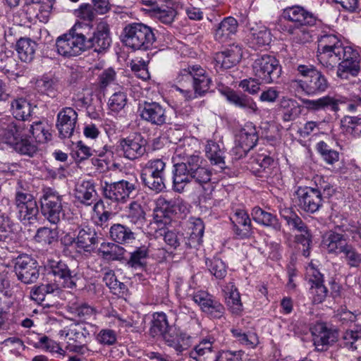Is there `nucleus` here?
<instances>
[{"instance_id": "nucleus-1", "label": "nucleus", "mask_w": 361, "mask_h": 361, "mask_svg": "<svg viewBox=\"0 0 361 361\" xmlns=\"http://www.w3.org/2000/svg\"><path fill=\"white\" fill-rule=\"evenodd\" d=\"M317 58L327 72L334 71L337 66L336 75L343 80H348L350 76L356 77L360 71V54L350 46L345 47L342 44L317 51Z\"/></svg>"}, {"instance_id": "nucleus-2", "label": "nucleus", "mask_w": 361, "mask_h": 361, "mask_svg": "<svg viewBox=\"0 0 361 361\" xmlns=\"http://www.w3.org/2000/svg\"><path fill=\"white\" fill-rule=\"evenodd\" d=\"M173 82L176 90L180 92L187 100L204 96L212 85L208 71L198 64H188L181 68Z\"/></svg>"}, {"instance_id": "nucleus-3", "label": "nucleus", "mask_w": 361, "mask_h": 361, "mask_svg": "<svg viewBox=\"0 0 361 361\" xmlns=\"http://www.w3.org/2000/svg\"><path fill=\"white\" fill-rule=\"evenodd\" d=\"M202 161L201 157H194L190 158L189 165H173V187L175 191L182 192L185 185L191 182L203 185L210 181L212 171L202 166Z\"/></svg>"}, {"instance_id": "nucleus-4", "label": "nucleus", "mask_w": 361, "mask_h": 361, "mask_svg": "<svg viewBox=\"0 0 361 361\" xmlns=\"http://www.w3.org/2000/svg\"><path fill=\"white\" fill-rule=\"evenodd\" d=\"M0 140L23 155L32 157L37 151L35 143L25 135V125L16 123L10 116L1 118Z\"/></svg>"}, {"instance_id": "nucleus-5", "label": "nucleus", "mask_w": 361, "mask_h": 361, "mask_svg": "<svg viewBox=\"0 0 361 361\" xmlns=\"http://www.w3.org/2000/svg\"><path fill=\"white\" fill-rule=\"evenodd\" d=\"M90 23H76L68 31L59 36L56 41V50L59 54L72 57L81 54L86 50V37L85 32L90 30Z\"/></svg>"}, {"instance_id": "nucleus-6", "label": "nucleus", "mask_w": 361, "mask_h": 361, "mask_svg": "<svg viewBox=\"0 0 361 361\" xmlns=\"http://www.w3.org/2000/svg\"><path fill=\"white\" fill-rule=\"evenodd\" d=\"M252 73L262 84L276 83L281 75V66L273 55L258 54L252 64Z\"/></svg>"}, {"instance_id": "nucleus-7", "label": "nucleus", "mask_w": 361, "mask_h": 361, "mask_svg": "<svg viewBox=\"0 0 361 361\" xmlns=\"http://www.w3.org/2000/svg\"><path fill=\"white\" fill-rule=\"evenodd\" d=\"M123 42L134 50H147L155 42V35L151 27L142 23H131L123 30Z\"/></svg>"}, {"instance_id": "nucleus-8", "label": "nucleus", "mask_w": 361, "mask_h": 361, "mask_svg": "<svg viewBox=\"0 0 361 361\" xmlns=\"http://www.w3.org/2000/svg\"><path fill=\"white\" fill-rule=\"evenodd\" d=\"M139 187L136 175L130 174L120 180L109 183L105 181L102 185L103 195L106 199L115 202L124 203Z\"/></svg>"}, {"instance_id": "nucleus-9", "label": "nucleus", "mask_w": 361, "mask_h": 361, "mask_svg": "<svg viewBox=\"0 0 361 361\" xmlns=\"http://www.w3.org/2000/svg\"><path fill=\"white\" fill-rule=\"evenodd\" d=\"M41 213L52 224H57L64 216L63 196L51 188L42 190L39 200Z\"/></svg>"}, {"instance_id": "nucleus-10", "label": "nucleus", "mask_w": 361, "mask_h": 361, "mask_svg": "<svg viewBox=\"0 0 361 361\" xmlns=\"http://www.w3.org/2000/svg\"><path fill=\"white\" fill-rule=\"evenodd\" d=\"M166 163L161 159L149 160L142 169L141 179L144 185L154 191L160 192L165 186Z\"/></svg>"}, {"instance_id": "nucleus-11", "label": "nucleus", "mask_w": 361, "mask_h": 361, "mask_svg": "<svg viewBox=\"0 0 361 361\" xmlns=\"http://www.w3.org/2000/svg\"><path fill=\"white\" fill-rule=\"evenodd\" d=\"M49 274L54 276L52 283L59 290L63 288L74 289L77 286L78 277L68 266L61 260L49 259L46 265Z\"/></svg>"}, {"instance_id": "nucleus-12", "label": "nucleus", "mask_w": 361, "mask_h": 361, "mask_svg": "<svg viewBox=\"0 0 361 361\" xmlns=\"http://www.w3.org/2000/svg\"><path fill=\"white\" fill-rule=\"evenodd\" d=\"M297 71L305 78L307 96H317L329 89V82L327 78L313 65L300 64L298 66Z\"/></svg>"}, {"instance_id": "nucleus-13", "label": "nucleus", "mask_w": 361, "mask_h": 361, "mask_svg": "<svg viewBox=\"0 0 361 361\" xmlns=\"http://www.w3.org/2000/svg\"><path fill=\"white\" fill-rule=\"evenodd\" d=\"M14 271L18 279L25 284L34 283L39 277L37 261L27 255H20L16 259Z\"/></svg>"}, {"instance_id": "nucleus-14", "label": "nucleus", "mask_w": 361, "mask_h": 361, "mask_svg": "<svg viewBox=\"0 0 361 361\" xmlns=\"http://www.w3.org/2000/svg\"><path fill=\"white\" fill-rule=\"evenodd\" d=\"M295 202L302 210L314 213L322 207V192L311 187H299L295 191Z\"/></svg>"}, {"instance_id": "nucleus-15", "label": "nucleus", "mask_w": 361, "mask_h": 361, "mask_svg": "<svg viewBox=\"0 0 361 361\" xmlns=\"http://www.w3.org/2000/svg\"><path fill=\"white\" fill-rule=\"evenodd\" d=\"M138 110L140 118L151 125L161 126L167 123L166 108L158 102L145 101L140 104Z\"/></svg>"}, {"instance_id": "nucleus-16", "label": "nucleus", "mask_w": 361, "mask_h": 361, "mask_svg": "<svg viewBox=\"0 0 361 361\" xmlns=\"http://www.w3.org/2000/svg\"><path fill=\"white\" fill-rule=\"evenodd\" d=\"M314 345L317 351H326L337 340L336 331L319 322L310 328Z\"/></svg>"}, {"instance_id": "nucleus-17", "label": "nucleus", "mask_w": 361, "mask_h": 361, "mask_svg": "<svg viewBox=\"0 0 361 361\" xmlns=\"http://www.w3.org/2000/svg\"><path fill=\"white\" fill-rule=\"evenodd\" d=\"M94 332V326L89 324L71 323L59 331L61 339H68L72 344H79L87 342V338Z\"/></svg>"}, {"instance_id": "nucleus-18", "label": "nucleus", "mask_w": 361, "mask_h": 361, "mask_svg": "<svg viewBox=\"0 0 361 361\" xmlns=\"http://www.w3.org/2000/svg\"><path fill=\"white\" fill-rule=\"evenodd\" d=\"M258 140L257 132L252 123H247L235 135V148L238 153L246 154L252 149Z\"/></svg>"}, {"instance_id": "nucleus-19", "label": "nucleus", "mask_w": 361, "mask_h": 361, "mask_svg": "<svg viewBox=\"0 0 361 361\" xmlns=\"http://www.w3.org/2000/svg\"><path fill=\"white\" fill-rule=\"evenodd\" d=\"M243 56L242 48L233 44L223 51L216 53L214 61L216 71L231 68L240 62Z\"/></svg>"}, {"instance_id": "nucleus-20", "label": "nucleus", "mask_w": 361, "mask_h": 361, "mask_svg": "<svg viewBox=\"0 0 361 361\" xmlns=\"http://www.w3.org/2000/svg\"><path fill=\"white\" fill-rule=\"evenodd\" d=\"M77 112L71 107L62 109L57 115L56 128L62 138L70 137L75 128Z\"/></svg>"}, {"instance_id": "nucleus-21", "label": "nucleus", "mask_w": 361, "mask_h": 361, "mask_svg": "<svg viewBox=\"0 0 361 361\" xmlns=\"http://www.w3.org/2000/svg\"><path fill=\"white\" fill-rule=\"evenodd\" d=\"M235 237L238 239L249 238L252 234L251 220L247 212L236 209L231 216Z\"/></svg>"}, {"instance_id": "nucleus-22", "label": "nucleus", "mask_w": 361, "mask_h": 361, "mask_svg": "<svg viewBox=\"0 0 361 361\" xmlns=\"http://www.w3.org/2000/svg\"><path fill=\"white\" fill-rule=\"evenodd\" d=\"M124 157L135 160L145 153V140L140 135H130L120 141Z\"/></svg>"}, {"instance_id": "nucleus-23", "label": "nucleus", "mask_w": 361, "mask_h": 361, "mask_svg": "<svg viewBox=\"0 0 361 361\" xmlns=\"http://www.w3.org/2000/svg\"><path fill=\"white\" fill-rule=\"evenodd\" d=\"M216 340L209 335L201 338L189 351L188 355L195 361H207L212 355L216 354Z\"/></svg>"}, {"instance_id": "nucleus-24", "label": "nucleus", "mask_w": 361, "mask_h": 361, "mask_svg": "<svg viewBox=\"0 0 361 361\" xmlns=\"http://www.w3.org/2000/svg\"><path fill=\"white\" fill-rule=\"evenodd\" d=\"M283 18L295 23L297 26L313 25L316 22L314 16L300 6L287 7L283 11Z\"/></svg>"}, {"instance_id": "nucleus-25", "label": "nucleus", "mask_w": 361, "mask_h": 361, "mask_svg": "<svg viewBox=\"0 0 361 361\" xmlns=\"http://www.w3.org/2000/svg\"><path fill=\"white\" fill-rule=\"evenodd\" d=\"M171 331L172 326L169 325L165 313L157 312L154 314V319L149 329L152 336H161L168 344L169 342H171V337L173 335Z\"/></svg>"}, {"instance_id": "nucleus-26", "label": "nucleus", "mask_w": 361, "mask_h": 361, "mask_svg": "<svg viewBox=\"0 0 361 361\" xmlns=\"http://www.w3.org/2000/svg\"><path fill=\"white\" fill-rule=\"evenodd\" d=\"M247 41L249 46L255 49L265 47L271 42V32L262 24H255L250 27Z\"/></svg>"}, {"instance_id": "nucleus-27", "label": "nucleus", "mask_w": 361, "mask_h": 361, "mask_svg": "<svg viewBox=\"0 0 361 361\" xmlns=\"http://www.w3.org/2000/svg\"><path fill=\"white\" fill-rule=\"evenodd\" d=\"M111 43L109 29L106 25H102L98 26L93 36L86 40V50L93 48L95 51L102 52L108 49Z\"/></svg>"}, {"instance_id": "nucleus-28", "label": "nucleus", "mask_w": 361, "mask_h": 361, "mask_svg": "<svg viewBox=\"0 0 361 361\" xmlns=\"http://www.w3.org/2000/svg\"><path fill=\"white\" fill-rule=\"evenodd\" d=\"M344 98H335L330 96H324L317 99H305L302 103L309 111H319L329 109L333 111L339 110V104L345 103Z\"/></svg>"}, {"instance_id": "nucleus-29", "label": "nucleus", "mask_w": 361, "mask_h": 361, "mask_svg": "<svg viewBox=\"0 0 361 361\" xmlns=\"http://www.w3.org/2000/svg\"><path fill=\"white\" fill-rule=\"evenodd\" d=\"M157 207L167 216L173 214H185L188 212V204L180 198L168 200L160 197L157 200Z\"/></svg>"}, {"instance_id": "nucleus-30", "label": "nucleus", "mask_w": 361, "mask_h": 361, "mask_svg": "<svg viewBox=\"0 0 361 361\" xmlns=\"http://www.w3.org/2000/svg\"><path fill=\"white\" fill-rule=\"evenodd\" d=\"M238 23L235 18L229 16L224 18L214 30V38L216 41L224 43L235 35Z\"/></svg>"}, {"instance_id": "nucleus-31", "label": "nucleus", "mask_w": 361, "mask_h": 361, "mask_svg": "<svg viewBox=\"0 0 361 361\" xmlns=\"http://www.w3.org/2000/svg\"><path fill=\"white\" fill-rule=\"evenodd\" d=\"M99 243L97 233L94 228L85 226L80 228L76 236V246L85 252L94 249Z\"/></svg>"}, {"instance_id": "nucleus-32", "label": "nucleus", "mask_w": 361, "mask_h": 361, "mask_svg": "<svg viewBox=\"0 0 361 361\" xmlns=\"http://www.w3.org/2000/svg\"><path fill=\"white\" fill-rule=\"evenodd\" d=\"M96 195L94 185L92 180H82L76 184L75 197L81 203L91 205Z\"/></svg>"}, {"instance_id": "nucleus-33", "label": "nucleus", "mask_w": 361, "mask_h": 361, "mask_svg": "<svg viewBox=\"0 0 361 361\" xmlns=\"http://www.w3.org/2000/svg\"><path fill=\"white\" fill-rule=\"evenodd\" d=\"M204 231V225L202 219L192 218L188 226L189 237L185 245L188 247H196L202 243V237Z\"/></svg>"}, {"instance_id": "nucleus-34", "label": "nucleus", "mask_w": 361, "mask_h": 361, "mask_svg": "<svg viewBox=\"0 0 361 361\" xmlns=\"http://www.w3.org/2000/svg\"><path fill=\"white\" fill-rule=\"evenodd\" d=\"M110 238L114 242L126 245L135 240V233L128 226L121 224H114L109 229Z\"/></svg>"}, {"instance_id": "nucleus-35", "label": "nucleus", "mask_w": 361, "mask_h": 361, "mask_svg": "<svg viewBox=\"0 0 361 361\" xmlns=\"http://www.w3.org/2000/svg\"><path fill=\"white\" fill-rule=\"evenodd\" d=\"M252 216L254 221L259 224L271 227L277 231L281 228V224L276 216L262 209L259 207H255L252 209Z\"/></svg>"}, {"instance_id": "nucleus-36", "label": "nucleus", "mask_w": 361, "mask_h": 361, "mask_svg": "<svg viewBox=\"0 0 361 361\" xmlns=\"http://www.w3.org/2000/svg\"><path fill=\"white\" fill-rule=\"evenodd\" d=\"M226 99L235 106L248 111L251 113H255L257 111V106L254 100L245 94H239L232 90H229L224 93Z\"/></svg>"}, {"instance_id": "nucleus-37", "label": "nucleus", "mask_w": 361, "mask_h": 361, "mask_svg": "<svg viewBox=\"0 0 361 361\" xmlns=\"http://www.w3.org/2000/svg\"><path fill=\"white\" fill-rule=\"evenodd\" d=\"M323 245L329 253L341 254L349 245L343 235L331 232L323 240Z\"/></svg>"}, {"instance_id": "nucleus-38", "label": "nucleus", "mask_w": 361, "mask_h": 361, "mask_svg": "<svg viewBox=\"0 0 361 361\" xmlns=\"http://www.w3.org/2000/svg\"><path fill=\"white\" fill-rule=\"evenodd\" d=\"M35 87L38 92L54 97L59 90V80L54 76L44 75L37 80Z\"/></svg>"}, {"instance_id": "nucleus-39", "label": "nucleus", "mask_w": 361, "mask_h": 361, "mask_svg": "<svg viewBox=\"0 0 361 361\" xmlns=\"http://www.w3.org/2000/svg\"><path fill=\"white\" fill-rule=\"evenodd\" d=\"M205 154L212 165L218 166L220 169L225 168L224 151L218 143L212 140L207 141Z\"/></svg>"}, {"instance_id": "nucleus-40", "label": "nucleus", "mask_w": 361, "mask_h": 361, "mask_svg": "<svg viewBox=\"0 0 361 361\" xmlns=\"http://www.w3.org/2000/svg\"><path fill=\"white\" fill-rule=\"evenodd\" d=\"M280 107L282 111V119L286 122L294 121L301 113L300 105L292 99L282 98Z\"/></svg>"}, {"instance_id": "nucleus-41", "label": "nucleus", "mask_w": 361, "mask_h": 361, "mask_svg": "<svg viewBox=\"0 0 361 361\" xmlns=\"http://www.w3.org/2000/svg\"><path fill=\"white\" fill-rule=\"evenodd\" d=\"M37 44L30 38H20L16 43V51L22 61L30 62L33 59Z\"/></svg>"}, {"instance_id": "nucleus-42", "label": "nucleus", "mask_w": 361, "mask_h": 361, "mask_svg": "<svg viewBox=\"0 0 361 361\" xmlns=\"http://www.w3.org/2000/svg\"><path fill=\"white\" fill-rule=\"evenodd\" d=\"M11 113L15 118L27 121L31 116V104L24 98L14 99L11 104Z\"/></svg>"}, {"instance_id": "nucleus-43", "label": "nucleus", "mask_w": 361, "mask_h": 361, "mask_svg": "<svg viewBox=\"0 0 361 361\" xmlns=\"http://www.w3.org/2000/svg\"><path fill=\"white\" fill-rule=\"evenodd\" d=\"M256 164L258 166L256 170L258 176L262 178H269L274 176L277 169L274 166V159L268 156L260 154L256 158Z\"/></svg>"}, {"instance_id": "nucleus-44", "label": "nucleus", "mask_w": 361, "mask_h": 361, "mask_svg": "<svg viewBox=\"0 0 361 361\" xmlns=\"http://www.w3.org/2000/svg\"><path fill=\"white\" fill-rule=\"evenodd\" d=\"M231 331L239 343L247 348H255L259 344L258 336L253 332L245 333L240 329H232Z\"/></svg>"}, {"instance_id": "nucleus-45", "label": "nucleus", "mask_w": 361, "mask_h": 361, "mask_svg": "<svg viewBox=\"0 0 361 361\" xmlns=\"http://www.w3.org/2000/svg\"><path fill=\"white\" fill-rule=\"evenodd\" d=\"M16 209V216L23 224L37 219L39 213L37 202L17 207Z\"/></svg>"}, {"instance_id": "nucleus-46", "label": "nucleus", "mask_w": 361, "mask_h": 361, "mask_svg": "<svg viewBox=\"0 0 361 361\" xmlns=\"http://www.w3.org/2000/svg\"><path fill=\"white\" fill-rule=\"evenodd\" d=\"M343 130L353 137L361 135V118L357 116H344L341 121Z\"/></svg>"}, {"instance_id": "nucleus-47", "label": "nucleus", "mask_w": 361, "mask_h": 361, "mask_svg": "<svg viewBox=\"0 0 361 361\" xmlns=\"http://www.w3.org/2000/svg\"><path fill=\"white\" fill-rule=\"evenodd\" d=\"M126 216L130 222L137 225L142 226L145 220V212L141 204L136 201L131 202L127 207Z\"/></svg>"}, {"instance_id": "nucleus-48", "label": "nucleus", "mask_w": 361, "mask_h": 361, "mask_svg": "<svg viewBox=\"0 0 361 361\" xmlns=\"http://www.w3.org/2000/svg\"><path fill=\"white\" fill-rule=\"evenodd\" d=\"M56 291H59V290L52 283H42L32 288L30 298L37 302L41 303L44 300L47 294H51Z\"/></svg>"}, {"instance_id": "nucleus-49", "label": "nucleus", "mask_w": 361, "mask_h": 361, "mask_svg": "<svg viewBox=\"0 0 361 361\" xmlns=\"http://www.w3.org/2000/svg\"><path fill=\"white\" fill-rule=\"evenodd\" d=\"M192 339L191 335L186 332H180L177 337L173 335L171 342H169L167 345L173 348L178 353H183L192 345Z\"/></svg>"}, {"instance_id": "nucleus-50", "label": "nucleus", "mask_w": 361, "mask_h": 361, "mask_svg": "<svg viewBox=\"0 0 361 361\" xmlns=\"http://www.w3.org/2000/svg\"><path fill=\"white\" fill-rule=\"evenodd\" d=\"M172 4L171 0L168 3H162L161 6L155 11L152 16L164 24H170L176 16V11L169 5Z\"/></svg>"}, {"instance_id": "nucleus-51", "label": "nucleus", "mask_w": 361, "mask_h": 361, "mask_svg": "<svg viewBox=\"0 0 361 361\" xmlns=\"http://www.w3.org/2000/svg\"><path fill=\"white\" fill-rule=\"evenodd\" d=\"M30 130L37 142L44 143L51 138L48 126L41 121L35 122L30 126Z\"/></svg>"}, {"instance_id": "nucleus-52", "label": "nucleus", "mask_w": 361, "mask_h": 361, "mask_svg": "<svg viewBox=\"0 0 361 361\" xmlns=\"http://www.w3.org/2000/svg\"><path fill=\"white\" fill-rule=\"evenodd\" d=\"M342 345L351 350H361V331H346L343 336Z\"/></svg>"}, {"instance_id": "nucleus-53", "label": "nucleus", "mask_w": 361, "mask_h": 361, "mask_svg": "<svg viewBox=\"0 0 361 361\" xmlns=\"http://www.w3.org/2000/svg\"><path fill=\"white\" fill-rule=\"evenodd\" d=\"M343 258L350 268H358L361 264V254L356 248L349 244L342 252Z\"/></svg>"}, {"instance_id": "nucleus-54", "label": "nucleus", "mask_w": 361, "mask_h": 361, "mask_svg": "<svg viewBox=\"0 0 361 361\" xmlns=\"http://www.w3.org/2000/svg\"><path fill=\"white\" fill-rule=\"evenodd\" d=\"M127 104V95L123 91L119 90L114 93L108 102L109 109L115 113L121 111Z\"/></svg>"}, {"instance_id": "nucleus-55", "label": "nucleus", "mask_w": 361, "mask_h": 361, "mask_svg": "<svg viewBox=\"0 0 361 361\" xmlns=\"http://www.w3.org/2000/svg\"><path fill=\"white\" fill-rule=\"evenodd\" d=\"M148 256V249L145 246L137 248L131 252L130 257L128 261V264L134 268H142L145 266L144 260Z\"/></svg>"}, {"instance_id": "nucleus-56", "label": "nucleus", "mask_w": 361, "mask_h": 361, "mask_svg": "<svg viewBox=\"0 0 361 361\" xmlns=\"http://www.w3.org/2000/svg\"><path fill=\"white\" fill-rule=\"evenodd\" d=\"M33 202H36L34 196L27 192L25 189H24L23 188L22 182L19 181L18 183V186L16 190L14 197V203L16 207Z\"/></svg>"}, {"instance_id": "nucleus-57", "label": "nucleus", "mask_w": 361, "mask_h": 361, "mask_svg": "<svg viewBox=\"0 0 361 361\" xmlns=\"http://www.w3.org/2000/svg\"><path fill=\"white\" fill-rule=\"evenodd\" d=\"M209 272L217 279H224L227 274L226 264L219 258H213L209 262H207Z\"/></svg>"}, {"instance_id": "nucleus-58", "label": "nucleus", "mask_w": 361, "mask_h": 361, "mask_svg": "<svg viewBox=\"0 0 361 361\" xmlns=\"http://www.w3.org/2000/svg\"><path fill=\"white\" fill-rule=\"evenodd\" d=\"M185 140H184L183 145H178L176 149L173 159H174L176 157H178L183 160L182 162L176 163V164L189 165V162H190V158L194 157H200L199 153H195L192 152V149L190 147L189 145H188V147H185Z\"/></svg>"}, {"instance_id": "nucleus-59", "label": "nucleus", "mask_w": 361, "mask_h": 361, "mask_svg": "<svg viewBox=\"0 0 361 361\" xmlns=\"http://www.w3.org/2000/svg\"><path fill=\"white\" fill-rule=\"evenodd\" d=\"M208 317L212 319H220L225 313L224 305L214 298L206 305L202 310Z\"/></svg>"}, {"instance_id": "nucleus-60", "label": "nucleus", "mask_w": 361, "mask_h": 361, "mask_svg": "<svg viewBox=\"0 0 361 361\" xmlns=\"http://www.w3.org/2000/svg\"><path fill=\"white\" fill-rule=\"evenodd\" d=\"M342 44V42L336 35L334 34H324L318 38L317 51L334 48Z\"/></svg>"}, {"instance_id": "nucleus-61", "label": "nucleus", "mask_w": 361, "mask_h": 361, "mask_svg": "<svg viewBox=\"0 0 361 361\" xmlns=\"http://www.w3.org/2000/svg\"><path fill=\"white\" fill-rule=\"evenodd\" d=\"M58 238V232L56 229L42 227L37 230L35 239L37 242L44 244H51Z\"/></svg>"}, {"instance_id": "nucleus-62", "label": "nucleus", "mask_w": 361, "mask_h": 361, "mask_svg": "<svg viewBox=\"0 0 361 361\" xmlns=\"http://www.w3.org/2000/svg\"><path fill=\"white\" fill-rule=\"evenodd\" d=\"M305 279L310 286L324 283V276L313 262L306 267Z\"/></svg>"}, {"instance_id": "nucleus-63", "label": "nucleus", "mask_w": 361, "mask_h": 361, "mask_svg": "<svg viewBox=\"0 0 361 361\" xmlns=\"http://www.w3.org/2000/svg\"><path fill=\"white\" fill-rule=\"evenodd\" d=\"M1 345L15 355H20V352L25 349V345L22 340L15 336L5 339L1 342Z\"/></svg>"}, {"instance_id": "nucleus-64", "label": "nucleus", "mask_w": 361, "mask_h": 361, "mask_svg": "<svg viewBox=\"0 0 361 361\" xmlns=\"http://www.w3.org/2000/svg\"><path fill=\"white\" fill-rule=\"evenodd\" d=\"M93 152L94 150H92L82 141H79L76 143L72 154L76 161L81 162L90 157L93 154Z\"/></svg>"}]
</instances>
